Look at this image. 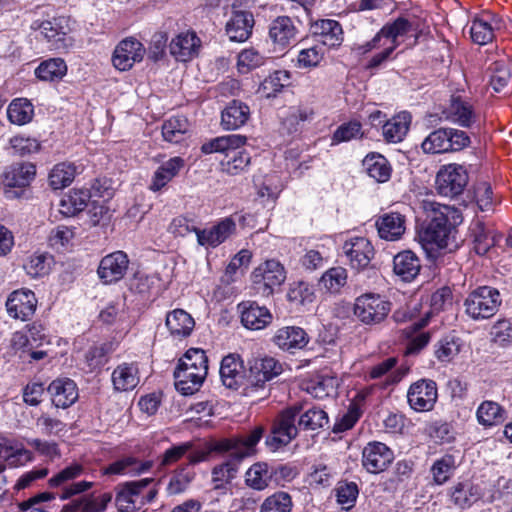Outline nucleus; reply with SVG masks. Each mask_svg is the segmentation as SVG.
<instances>
[{"label": "nucleus", "instance_id": "obj_28", "mask_svg": "<svg viewBox=\"0 0 512 512\" xmlns=\"http://www.w3.org/2000/svg\"><path fill=\"white\" fill-rule=\"evenodd\" d=\"M249 117V106L240 100H232L221 113V126L224 130H236L245 125Z\"/></svg>", "mask_w": 512, "mask_h": 512}, {"label": "nucleus", "instance_id": "obj_52", "mask_svg": "<svg viewBox=\"0 0 512 512\" xmlns=\"http://www.w3.org/2000/svg\"><path fill=\"white\" fill-rule=\"evenodd\" d=\"M298 426L303 430H318L326 426L329 422L327 413L317 407H313L299 414Z\"/></svg>", "mask_w": 512, "mask_h": 512}, {"label": "nucleus", "instance_id": "obj_22", "mask_svg": "<svg viewBox=\"0 0 512 512\" xmlns=\"http://www.w3.org/2000/svg\"><path fill=\"white\" fill-rule=\"evenodd\" d=\"M235 230V222L231 218H224L210 228L197 230V242L200 246L215 248L228 239Z\"/></svg>", "mask_w": 512, "mask_h": 512}, {"label": "nucleus", "instance_id": "obj_51", "mask_svg": "<svg viewBox=\"0 0 512 512\" xmlns=\"http://www.w3.org/2000/svg\"><path fill=\"white\" fill-rule=\"evenodd\" d=\"M290 75L287 71H275L264 79L259 91L266 97H275L276 94L289 84Z\"/></svg>", "mask_w": 512, "mask_h": 512}, {"label": "nucleus", "instance_id": "obj_54", "mask_svg": "<svg viewBox=\"0 0 512 512\" xmlns=\"http://www.w3.org/2000/svg\"><path fill=\"white\" fill-rule=\"evenodd\" d=\"M0 457L11 467H18L30 462L32 454L27 449L18 445H5L0 450Z\"/></svg>", "mask_w": 512, "mask_h": 512}, {"label": "nucleus", "instance_id": "obj_37", "mask_svg": "<svg viewBox=\"0 0 512 512\" xmlns=\"http://www.w3.org/2000/svg\"><path fill=\"white\" fill-rule=\"evenodd\" d=\"M165 323L171 335L179 338L189 336L195 326L194 319L183 309L169 312Z\"/></svg>", "mask_w": 512, "mask_h": 512}, {"label": "nucleus", "instance_id": "obj_46", "mask_svg": "<svg viewBox=\"0 0 512 512\" xmlns=\"http://www.w3.org/2000/svg\"><path fill=\"white\" fill-rule=\"evenodd\" d=\"M7 116L11 123L25 125L33 119L34 106L26 98H16L9 104Z\"/></svg>", "mask_w": 512, "mask_h": 512}, {"label": "nucleus", "instance_id": "obj_6", "mask_svg": "<svg viewBox=\"0 0 512 512\" xmlns=\"http://www.w3.org/2000/svg\"><path fill=\"white\" fill-rule=\"evenodd\" d=\"M502 299L499 291L490 286L473 290L465 299V312L474 320L488 319L498 311Z\"/></svg>", "mask_w": 512, "mask_h": 512}, {"label": "nucleus", "instance_id": "obj_45", "mask_svg": "<svg viewBox=\"0 0 512 512\" xmlns=\"http://www.w3.org/2000/svg\"><path fill=\"white\" fill-rule=\"evenodd\" d=\"M89 199L87 190L70 191L60 200V212L65 216H74L88 206Z\"/></svg>", "mask_w": 512, "mask_h": 512}, {"label": "nucleus", "instance_id": "obj_58", "mask_svg": "<svg viewBox=\"0 0 512 512\" xmlns=\"http://www.w3.org/2000/svg\"><path fill=\"white\" fill-rule=\"evenodd\" d=\"M470 35L474 43L486 45L494 38V29L488 20L475 18L470 26Z\"/></svg>", "mask_w": 512, "mask_h": 512}, {"label": "nucleus", "instance_id": "obj_24", "mask_svg": "<svg viewBox=\"0 0 512 512\" xmlns=\"http://www.w3.org/2000/svg\"><path fill=\"white\" fill-rule=\"evenodd\" d=\"M272 341L278 348L293 353L294 350L303 349L307 345L308 336L300 327L286 326L275 332Z\"/></svg>", "mask_w": 512, "mask_h": 512}, {"label": "nucleus", "instance_id": "obj_50", "mask_svg": "<svg viewBox=\"0 0 512 512\" xmlns=\"http://www.w3.org/2000/svg\"><path fill=\"white\" fill-rule=\"evenodd\" d=\"M455 469L456 461L453 455L446 454L437 459L431 467L434 482L437 485L446 483L453 475Z\"/></svg>", "mask_w": 512, "mask_h": 512}, {"label": "nucleus", "instance_id": "obj_7", "mask_svg": "<svg viewBox=\"0 0 512 512\" xmlns=\"http://www.w3.org/2000/svg\"><path fill=\"white\" fill-rule=\"evenodd\" d=\"M470 144L466 132L453 128H439L432 131L422 142L426 154H442L459 151Z\"/></svg>", "mask_w": 512, "mask_h": 512}, {"label": "nucleus", "instance_id": "obj_13", "mask_svg": "<svg viewBox=\"0 0 512 512\" xmlns=\"http://www.w3.org/2000/svg\"><path fill=\"white\" fill-rule=\"evenodd\" d=\"M263 433L264 428L257 426L246 435L220 442L216 449L230 452L234 459L240 461L254 454V448L262 438Z\"/></svg>", "mask_w": 512, "mask_h": 512}, {"label": "nucleus", "instance_id": "obj_53", "mask_svg": "<svg viewBox=\"0 0 512 512\" xmlns=\"http://www.w3.org/2000/svg\"><path fill=\"white\" fill-rule=\"evenodd\" d=\"M75 173L76 168L73 164H57L49 174V184L55 190L62 189L73 181Z\"/></svg>", "mask_w": 512, "mask_h": 512}, {"label": "nucleus", "instance_id": "obj_10", "mask_svg": "<svg viewBox=\"0 0 512 512\" xmlns=\"http://www.w3.org/2000/svg\"><path fill=\"white\" fill-rule=\"evenodd\" d=\"M286 279L284 267L275 260H268L258 266L251 275L253 287L262 296H271Z\"/></svg>", "mask_w": 512, "mask_h": 512}, {"label": "nucleus", "instance_id": "obj_41", "mask_svg": "<svg viewBox=\"0 0 512 512\" xmlns=\"http://www.w3.org/2000/svg\"><path fill=\"white\" fill-rule=\"evenodd\" d=\"M184 160L181 157H173L163 163L154 173L150 185L151 190L158 191L170 182L184 167Z\"/></svg>", "mask_w": 512, "mask_h": 512}, {"label": "nucleus", "instance_id": "obj_16", "mask_svg": "<svg viewBox=\"0 0 512 512\" xmlns=\"http://www.w3.org/2000/svg\"><path fill=\"white\" fill-rule=\"evenodd\" d=\"M129 258L121 250L104 256L98 266V276L105 284H111L121 280L128 269Z\"/></svg>", "mask_w": 512, "mask_h": 512}, {"label": "nucleus", "instance_id": "obj_11", "mask_svg": "<svg viewBox=\"0 0 512 512\" xmlns=\"http://www.w3.org/2000/svg\"><path fill=\"white\" fill-rule=\"evenodd\" d=\"M468 183V174L462 165L448 164L443 166L436 175L437 192L448 198L460 195Z\"/></svg>", "mask_w": 512, "mask_h": 512}, {"label": "nucleus", "instance_id": "obj_59", "mask_svg": "<svg viewBox=\"0 0 512 512\" xmlns=\"http://www.w3.org/2000/svg\"><path fill=\"white\" fill-rule=\"evenodd\" d=\"M460 352L459 339L455 336H445L435 345V356L441 362H450Z\"/></svg>", "mask_w": 512, "mask_h": 512}, {"label": "nucleus", "instance_id": "obj_4", "mask_svg": "<svg viewBox=\"0 0 512 512\" xmlns=\"http://www.w3.org/2000/svg\"><path fill=\"white\" fill-rule=\"evenodd\" d=\"M153 478L120 483L115 487V505L119 512H135L154 501L157 489Z\"/></svg>", "mask_w": 512, "mask_h": 512}, {"label": "nucleus", "instance_id": "obj_60", "mask_svg": "<svg viewBox=\"0 0 512 512\" xmlns=\"http://www.w3.org/2000/svg\"><path fill=\"white\" fill-rule=\"evenodd\" d=\"M347 282V271L343 267H333L321 277L320 283L331 293H337Z\"/></svg>", "mask_w": 512, "mask_h": 512}, {"label": "nucleus", "instance_id": "obj_63", "mask_svg": "<svg viewBox=\"0 0 512 512\" xmlns=\"http://www.w3.org/2000/svg\"><path fill=\"white\" fill-rule=\"evenodd\" d=\"M412 30V24L405 18L399 17L391 24H386L381 28V34L391 41V45L398 47L397 38L406 35Z\"/></svg>", "mask_w": 512, "mask_h": 512}, {"label": "nucleus", "instance_id": "obj_39", "mask_svg": "<svg viewBox=\"0 0 512 512\" xmlns=\"http://www.w3.org/2000/svg\"><path fill=\"white\" fill-rule=\"evenodd\" d=\"M474 250L479 255L486 254L496 244V235L481 220L477 219L470 226Z\"/></svg>", "mask_w": 512, "mask_h": 512}, {"label": "nucleus", "instance_id": "obj_23", "mask_svg": "<svg viewBox=\"0 0 512 512\" xmlns=\"http://www.w3.org/2000/svg\"><path fill=\"white\" fill-rule=\"evenodd\" d=\"M242 324L251 330H260L272 322V314L265 306L256 302L245 301L238 305Z\"/></svg>", "mask_w": 512, "mask_h": 512}, {"label": "nucleus", "instance_id": "obj_49", "mask_svg": "<svg viewBox=\"0 0 512 512\" xmlns=\"http://www.w3.org/2000/svg\"><path fill=\"white\" fill-rule=\"evenodd\" d=\"M478 499V493L469 482H460L451 488L450 500L460 508L471 506Z\"/></svg>", "mask_w": 512, "mask_h": 512}, {"label": "nucleus", "instance_id": "obj_55", "mask_svg": "<svg viewBox=\"0 0 512 512\" xmlns=\"http://www.w3.org/2000/svg\"><path fill=\"white\" fill-rule=\"evenodd\" d=\"M267 58L254 48L244 49L238 54L237 68L242 74L259 68L266 63Z\"/></svg>", "mask_w": 512, "mask_h": 512}, {"label": "nucleus", "instance_id": "obj_5", "mask_svg": "<svg viewBox=\"0 0 512 512\" xmlns=\"http://www.w3.org/2000/svg\"><path fill=\"white\" fill-rule=\"evenodd\" d=\"M284 371L283 363L278 359L264 355L248 360L246 395L258 389H264L267 382L281 375Z\"/></svg>", "mask_w": 512, "mask_h": 512}, {"label": "nucleus", "instance_id": "obj_61", "mask_svg": "<svg viewBox=\"0 0 512 512\" xmlns=\"http://www.w3.org/2000/svg\"><path fill=\"white\" fill-rule=\"evenodd\" d=\"M238 467L231 461L224 462L215 466L212 470V483L214 489L224 488L230 481L235 478Z\"/></svg>", "mask_w": 512, "mask_h": 512}, {"label": "nucleus", "instance_id": "obj_62", "mask_svg": "<svg viewBox=\"0 0 512 512\" xmlns=\"http://www.w3.org/2000/svg\"><path fill=\"white\" fill-rule=\"evenodd\" d=\"M364 135L362 125L358 121H349L340 125L332 136V144L348 142L354 139H360Z\"/></svg>", "mask_w": 512, "mask_h": 512}, {"label": "nucleus", "instance_id": "obj_44", "mask_svg": "<svg viewBox=\"0 0 512 512\" xmlns=\"http://www.w3.org/2000/svg\"><path fill=\"white\" fill-rule=\"evenodd\" d=\"M505 410L497 402L486 400L477 408L476 417L479 424L491 427L505 420Z\"/></svg>", "mask_w": 512, "mask_h": 512}, {"label": "nucleus", "instance_id": "obj_40", "mask_svg": "<svg viewBox=\"0 0 512 512\" xmlns=\"http://www.w3.org/2000/svg\"><path fill=\"white\" fill-rule=\"evenodd\" d=\"M190 124L183 116L171 117L162 124V136L167 142L178 144L189 137Z\"/></svg>", "mask_w": 512, "mask_h": 512}, {"label": "nucleus", "instance_id": "obj_1", "mask_svg": "<svg viewBox=\"0 0 512 512\" xmlns=\"http://www.w3.org/2000/svg\"><path fill=\"white\" fill-rule=\"evenodd\" d=\"M423 209L429 222L419 237L429 256H435L438 250L455 251L459 244L455 239L456 229L450 222L453 209L431 201H424Z\"/></svg>", "mask_w": 512, "mask_h": 512}, {"label": "nucleus", "instance_id": "obj_30", "mask_svg": "<svg viewBox=\"0 0 512 512\" xmlns=\"http://www.w3.org/2000/svg\"><path fill=\"white\" fill-rule=\"evenodd\" d=\"M411 124V115L403 111L383 124L382 135L389 143H399L407 135Z\"/></svg>", "mask_w": 512, "mask_h": 512}, {"label": "nucleus", "instance_id": "obj_42", "mask_svg": "<svg viewBox=\"0 0 512 512\" xmlns=\"http://www.w3.org/2000/svg\"><path fill=\"white\" fill-rule=\"evenodd\" d=\"M112 382L116 391H129L139 383L138 369L133 364L123 363L112 373Z\"/></svg>", "mask_w": 512, "mask_h": 512}, {"label": "nucleus", "instance_id": "obj_31", "mask_svg": "<svg viewBox=\"0 0 512 512\" xmlns=\"http://www.w3.org/2000/svg\"><path fill=\"white\" fill-rule=\"evenodd\" d=\"M405 219L397 212L386 213L376 221L379 236L388 241L398 240L405 231Z\"/></svg>", "mask_w": 512, "mask_h": 512}, {"label": "nucleus", "instance_id": "obj_21", "mask_svg": "<svg viewBox=\"0 0 512 512\" xmlns=\"http://www.w3.org/2000/svg\"><path fill=\"white\" fill-rule=\"evenodd\" d=\"M32 28L40 30L51 49L60 50L66 47L67 19L65 17H57L41 22L35 21Z\"/></svg>", "mask_w": 512, "mask_h": 512}, {"label": "nucleus", "instance_id": "obj_32", "mask_svg": "<svg viewBox=\"0 0 512 512\" xmlns=\"http://www.w3.org/2000/svg\"><path fill=\"white\" fill-rule=\"evenodd\" d=\"M243 364L238 355L229 354L221 361L220 377L223 384L230 389H238L242 383Z\"/></svg>", "mask_w": 512, "mask_h": 512}, {"label": "nucleus", "instance_id": "obj_15", "mask_svg": "<svg viewBox=\"0 0 512 512\" xmlns=\"http://www.w3.org/2000/svg\"><path fill=\"white\" fill-rule=\"evenodd\" d=\"M342 252L350 266L356 270L368 267L375 253L372 244L365 237H354L345 241Z\"/></svg>", "mask_w": 512, "mask_h": 512}, {"label": "nucleus", "instance_id": "obj_34", "mask_svg": "<svg viewBox=\"0 0 512 512\" xmlns=\"http://www.w3.org/2000/svg\"><path fill=\"white\" fill-rule=\"evenodd\" d=\"M369 177L378 183L387 182L391 177L392 168L389 161L379 153H370L362 161Z\"/></svg>", "mask_w": 512, "mask_h": 512}, {"label": "nucleus", "instance_id": "obj_3", "mask_svg": "<svg viewBox=\"0 0 512 512\" xmlns=\"http://www.w3.org/2000/svg\"><path fill=\"white\" fill-rule=\"evenodd\" d=\"M246 140L245 136L239 134L220 136L205 142L201 146V151L204 154H224V158L220 161L223 171L237 175L243 172L251 161V157L246 151L238 150Z\"/></svg>", "mask_w": 512, "mask_h": 512}, {"label": "nucleus", "instance_id": "obj_38", "mask_svg": "<svg viewBox=\"0 0 512 512\" xmlns=\"http://www.w3.org/2000/svg\"><path fill=\"white\" fill-rule=\"evenodd\" d=\"M245 483L254 490L262 491L273 483L271 464L254 463L245 473Z\"/></svg>", "mask_w": 512, "mask_h": 512}, {"label": "nucleus", "instance_id": "obj_33", "mask_svg": "<svg viewBox=\"0 0 512 512\" xmlns=\"http://www.w3.org/2000/svg\"><path fill=\"white\" fill-rule=\"evenodd\" d=\"M151 461H140L135 457L126 456L123 457L110 465H108L104 473L108 475H140L151 469Z\"/></svg>", "mask_w": 512, "mask_h": 512}, {"label": "nucleus", "instance_id": "obj_17", "mask_svg": "<svg viewBox=\"0 0 512 512\" xmlns=\"http://www.w3.org/2000/svg\"><path fill=\"white\" fill-rule=\"evenodd\" d=\"M394 454L392 450L381 442L368 443L362 453V463L370 473H380L384 471L393 461Z\"/></svg>", "mask_w": 512, "mask_h": 512}, {"label": "nucleus", "instance_id": "obj_12", "mask_svg": "<svg viewBox=\"0 0 512 512\" xmlns=\"http://www.w3.org/2000/svg\"><path fill=\"white\" fill-rule=\"evenodd\" d=\"M437 398L436 382L430 379H420L414 382L407 392L408 404L416 412L432 410Z\"/></svg>", "mask_w": 512, "mask_h": 512}, {"label": "nucleus", "instance_id": "obj_29", "mask_svg": "<svg viewBox=\"0 0 512 512\" xmlns=\"http://www.w3.org/2000/svg\"><path fill=\"white\" fill-rule=\"evenodd\" d=\"M36 174L31 163H17L9 166L2 176V183L9 188H24L30 184Z\"/></svg>", "mask_w": 512, "mask_h": 512}, {"label": "nucleus", "instance_id": "obj_19", "mask_svg": "<svg viewBox=\"0 0 512 512\" xmlns=\"http://www.w3.org/2000/svg\"><path fill=\"white\" fill-rule=\"evenodd\" d=\"M201 40L194 31L176 35L169 44L170 54L178 61L186 62L199 54Z\"/></svg>", "mask_w": 512, "mask_h": 512}, {"label": "nucleus", "instance_id": "obj_2", "mask_svg": "<svg viewBox=\"0 0 512 512\" xmlns=\"http://www.w3.org/2000/svg\"><path fill=\"white\" fill-rule=\"evenodd\" d=\"M207 373L208 359L204 350L190 348L174 371L175 387L183 395H192L200 389Z\"/></svg>", "mask_w": 512, "mask_h": 512}, {"label": "nucleus", "instance_id": "obj_48", "mask_svg": "<svg viewBox=\"0 0 512 512\" xmlns=\"http://www.w3.org/2000/svg\"><path fill=\"white\" fill-rule=\"evenodd\" d=\"M3 149L11 155L25 156L37 152L40 143L34 138L17 135L9 138Z\"/></svg>", "mask_w": 512, "mask_h": 512}, {"label": "nucleus", "instance_id": "obj_57", "mask_svg": "<svg viewBox=\"0 0 512 512\" xmlns=\"http://www.w3.org/2000/svg\"><path fill=\"white\" fill-rule=\"evenodd\" d=\"M308 119L306 110L299 107H291L281 120V131L288 135L299 131L301 124Z\"/></svg>", "mask_w": 512, "mask_h": 512}, {"label": "nucleus", "instance_id": "obj_8", "mask_svg": "<svg viewBox=\"0 0 512 512\" xmlns=\"http://www.w3.org/2000/svg\"><path fill=\"white\" fill-rule=\"evenodd\" d=\"M392 303L376 293H365L355 299L353 312L364 325H378L389 315Z\"/></svg>", "mask_w": 512, "mask_h": 512}, {"label": "nucleus", "instance_id": "obj_47", "mask_svg": "<svg viewBox=\"0 0 512 512\" xmlns=\"http://www.w3.org/2000/svg\"><path fill=\"white\" fill-rule=\"evenodd\" d=\"M67 72V65L61 58H51L42 62L35 70L37 78L43 81L62 79Z\"/></svg>", "mask_w": 512, "mask_h": 512}, {"label": "nucleus", "instance_id": "obj_35", "mask_svg": "<svg viewBox=\"0 0 512 512\" xmlns=\"http://www.w3.org/2000/svg\"><path fill=\"white\" fill-rule=\"evenodd\" d=\"M420 267V260L415 253L409 250L398 253L393 260L395 274L407 282L418 275Z\"/></svg>", "mask_w": 512, "mask_h": 512}, {"label": "nucleus", "instance_id": "obj_14", "mask_svg": "<svg viewBox=\"0 0 512 512\" xmlns=\"http://www.w3.org/2000/svg\"><path fill=\"white\" fill-rule=\"evenodd\" d=\"M145 48L143 44L133 37L122 40L115 48L112 63L120 71L130 70L135 63L144 58Z\"/></svg>", "mask_w": 512, "mask_h": 512}, {"label": "nucleus", "instance_id": "obj_43", "mask_svg": "<svg viewBox=\"0 0 512 512\" xmlns=\"http://www.w3.org/2000/svg\"><path fill=\"white\" fill-rule=\"evenodd\" d=\"M488 83L495 92H505L512 80L511 69L503 61L493 62L487 69Z\"/></svg>", "mask_w": 512, "mask_h": 512}, {"label": "nucleus", "instance_id": "obj_25", "mask_svg": "<svg viewBox=\"0 0 512 512\" xmlns=\"http://www.w3.org/2000/svg\"><path fill=\"white\" fill-rule=\"evenodd\" d=\"M254 26V17L248 11H235L226 23V34L234 42L246 41Z\"/></svg>", "mask_w": 512, "mask_h": 512}, {"label": "nucleus", "instance_id": "obj_18", "mask_svg": "<svg viewBox=\"0 0 512 512\" xmlns=\"http://www.w3.org/2000/svg\"><path fill=\"white\" fill-rule=\"evenodd\" d=\"M37 299L35 294L28 289L16 290L12 292L7 301L6 307L9 315L22 321L28 320L35 313Z\"/></svg>", "mask_w": 512, "mask_h": 512}, {"label": "nucleus", "instance_id": "obj_9", "mask_svg": "<svg viewBox=\"0 0 512 512\" xmlns=\"http://www.w3.org/2000/svg\"><path fill=\"white\" fill-rule=\"evenodd\" d=\"M301 406L294 405L283 410L274 420L272 435L267 437L266 445L272 449L289 444L298 435Z\"/></svg>", "mask_w": 512, "mask_h": 512}, {"label": "nucleus", "instance_id": "obj_27", "mask_svg": "<svg viewBox=\"0 0 512 512\" xmlns=\"http://www.w3.org/2000/svg\"><path fill=\"white\" fill-rule=\"evenodd\" d=\"M445 113L447 119L463 127H470L476 120L472 104L461 96H451Z\"/></svg>", "mask_w": 512, "mask_h": 512}, {"label": "nucleus", "instance_id": "obj_26", "mask_svg": "<svg viewBox=\"0 0 512 512\" xmlns=\"http://www.w3.org/2000/svg\"><path fill=\"white\" fill-rule=\"evenodd\" d=\"M47 391L51 395L52 403L57 408H67L78 398L76 384L68 378L55 379L49 384Z\"/></svg>", "mask_w": 512, "mask_h": 512}, {"label": "nucleus", "instance_id": "obj_56", "mask_svg": "<svg viewBox=\"0 0 512 512\" xmlns=\"http://www.w3.org/2000/svg\"><path fill=\"white\" fill-rule=\"evenodd\" d=\"M114 351L113 343L107 342L92 346L85 354V361L90 371H93L107 362L108 355Z\"/></svg>", "mask_w": 512, "mask_h": 512}, {"label": "nucleus", "instance_id": "obj_36", "mask_svg": "<svg viewBox=\"0 0 512 512\" xmlns=\"http://www.w3.org/2000/svg\"><path fill=\"white\" fill-rule=\"evenodd\" d=\"M269 36L280 48L290 45L296 36L292 19L287 16L277 17L270 26Z\"/></svg>", "mask_w": 512, "mask_h": 512}, {"label": "nucleus", "instance_id": "obj_20", "mask_svg": "<svg viewBox=\"0 0 512 512\" xmlns=\"http://www.w3.org/2000/svg\"><path fill=\"white\" fill-rule=\"evenodd\" d=\"M312 36L322 47L335 48L343 42L342 26L333 19H321L311 25Z\"/></svg>", "mask_w": 512, "mask_h": 512}, {"label": "nucleus", "instance_id": "obj_64", "mask_svg": "<svg viewBox=\"0 0 512 512\" xmlns=\"http://www.w3.org/2000/svg\"><path fill=\"white\" fill-rule=\"evenodd\" d=\"M292 501L288 493L278 492L265 499L261 512H291Z\"/></svg>", "mask_w": 512, "mask_h": 512}]
</instances>
